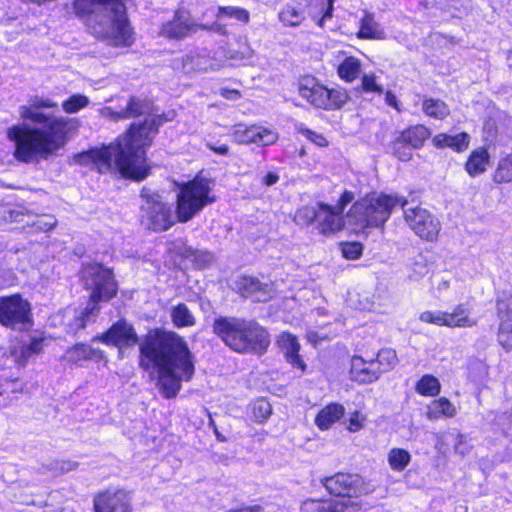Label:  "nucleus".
<instances>
[{
	"label": "nucleus",
	"instance_id": "nucleus-24",
	"mask_svg": "<svg viewBox=\"0 0 512 512\" xmlns=\"http://www.w3.org/2000/svg\"><path fill=\"white\" fill-rule=\"evenodd\" d=\"M350 375L359 383H372L380 377L373 361H366L360 356L351 359Z\"/></svg>",
	"mask_w": 512,
	"mask_h": 512
},
{
	"label": "nucleus",
	"instance_id": "nucleus-27",
	"mask_svg": "<svg viewBox=\"0 0 512 512\" xmlns=\"http://www.w3.org/2000/svg\"><path fill=\"white\" fill-rule=\"evenodd\" d=\"M490 143L486 147H481L473 150L465 164V169L471 177H476L484 173L490 161L488 149Z\"/></svg>",
	"mask_w": 512,
	"mask_h": 512
},
{
	"label": "nucleus",
	"instance_id": "nucleus-18",
	"mask_svg": "<svg viewBox=\"0 0 512 512\" xmlns=\"http://www.w3.org/2000/svg\"><path fill=\"white\" fill-rule=\"evenodd\" d=\"M234 289L243 297L251 298L255 302H266L275 295L272 282H261L255 277L240 276L234 282Z\"/></svg>",
	"mask_w": 512,
	"mask_h": 512
},
{
	"label": "nucleus",
	"instance_id": "nucleus-22",
	"mask_svg": "<svg viewBox=\"0 0 512 512\" xmlns=\"http://www.w3.org/2000/svg\"><path fill=\"white\" fill-rule=\"evenodd\" d=\"M115 4L123 6V0H72V9L78 19L82 20L87 27L95 30L91 20L98 8L109 7L111 9Z\"/></svg>",
	"mask_w": 512,
	"mask_h": 512
},
{
	"label": "nucleus",
	"instance_id": "nucleus-26",
	"mask_svg": "<svg viewBox=\"0 0 512 512\" xmlns=\"http://www.w3.org/2000/svg\"><path fill=\"white\" fill-rule=\"evenodd\" d=\"M359 29L356 37L360 40H383L385 32L375 20L374 14L368 10L363 11V16L359 21Z\"/></svg>",
	"mask_w": 512,
	"mask_h": 512
},
{
	"label": "nucleus",
	"instance_id": "nucleus-49",
	"mask_svg": "<svg viewBox=\"0 0 512 512\" xmlns=\"http://www.w3.org/2000/svg\"><path fill=\"white\" fill-rule=\"evenodd\" d=\"M233 138L239 144H256L257 130H235Z\"/></svg>",
	"mask_w": 512,
	"mask_h": 512
},
{
	"label": "nucleus",
	"instance_id": "nucleus-43",
	"mask_svg": "<svg viewBox=\"0 0 512 512\" xmlns=\"http://www.w3.org/2000/svg\"><path fill=\"white\" fill-rule=\"evenodd\" d=\"M89 99L83 94H73L62 103L63 110L68 114H73L87 107Z\"/></svg>",
	"mask_w": 512,
	"mask_h": 512
},
{
	"label": "nucleus",
	"instance_id": "nucleus-31",
	"mask_svg": "<svg viewBox=\"0 0 512 512\" xmlns=\"http://www.w3.org/2000/svg\"><path fill=\"white\" fill-rule=\"evenodd\" d=\"M456 407L445 397L432 401L427 407L426 416L429 420H438L441 417L452 418L456 415Z\"/></svg>",
	"mask_w": 512,
	"mask_h": 512
},
{
	"label": "nucleus",
	"instance_id": "nucleus-19",
	"mask_svg": "<svg viewBox=\"0 0 512 512\" xmlns=\"http://www.w3.org/2000/svg\"><path fill=\"white\" fill-rule=\"evenodd\" d=\"M105 344L117 346L120 350L137 344L138 336L134 327L126 320L115 322L105 333L97 337Z\"/></svg>",
	"mask_w": 512,
	"mask_h": 512
},
{
	"label": "nucleus",
	"instance_id": "nucleus-34",
	"mask_svg": "<svg viewBox=\"0 0 512 512\" xmlns=\"http://www.w3.org/2000/svg\"><path fill=\"white\" fill-rule=\"evenodd\" d=\"M215 17L217 20L233 18L242 24H248L250 21V13L247 9L237 6H219Z\"/></svg>",
	"mask_w": 512,
	"mask_h": 512
},
{
	"label": "nucleus",
	"instance_id": "nucleus-8",
	"mask_svg": "<svg viewBox=\"0 0 512 512\" xmlns=\"http://www.w3.org/2000/svg\"><path fill=\"white\" fill-rule=\"evenodd\" d=\"M141 223L155 232L166 231L175 224L172 206L148 188L141 190Z\"/></svg>",
	"mask_w": 512,
	"mask_h": 512
},
{
	"label": "nucleus",
	"instance_id": "nucleus-6",
	"mask_svg": "<svg viewBox=\"0 0 512 512\" xmlns=\"http://www.w3.org/2000/svg\"><path fill=\"white\" fill-rule=\"evenodd\" d=\"M407 201L393 195L373 194L356 201L347 213V220L355 229L380 227L389 219L392 210L405 207Z\"/></svg>",
	"mask_w": 512,
	"mask_h": 512
},
{
	"label": "nucleus",
	"instance_id": "nucleus-62",
	"mask_svg": "<svg viewBox=\"0 0 512 512\" xmlns=\"http://www.w3.org/2000/svg\"><path fill=\"white\" fill-rule=\"evenodd\" d=\"M227 512H263V508L260 505L241 506L230 509Z\"/></svg>",
	"mask_w": 512,
	"mask_h": 512
},
{
	"label": "nucleus",
	"instance_id": "nucleus-7",
	"mask_svg": "<svg viewBox=\"0 0 512 512\" xmlns=\"http://www.w3.org/2000/svg\"><path fill=\"white\" fill-rule=\"evenodd\" d=\"M297 91L299 96L308 104L326 111L341 108L347 99L343 91L328 88L312 75H303L298 78Z\"/></svg>",
	"mask_w": 512,
	"mask_h": 512
},
{
	"label": "nucleus",
	"instance_id": "nucleus-15",
	"mask_svg": "<svg viewBox=\"0 0 512 512\" xmlns=\"http://www.w3.org/2000/svg\"><path fill=\"white\" fill-rule=\"evenodd\" d=\"M405 221L421 239L434 242L441 230L439 219L429 210L415 206L404 209Z\"/></svg>",
	"mask_w": 512,
	"mask_h": 512
},
{
	"label": "nucleus",
	"instance_id": "nucleus-16",
	"mask_svg": "<svg viewBox=\"0 0 512 512\" xmlns=\"http://www.w3.org/2000/svg\"><path fill=\"white\" fill-rule=\"evenodd\" d=\"M419 319L422 322L449 328H469L477 324V320L471 317V309L465 304H458L452 312L445 311H424Z\"/></svg>",
	"mask_w": 512,
	"mask_h": 512
},
{
	"label": "nucleus",
	"instance_id": "nucleus-63",
	"mask_svg": "<svg viewBox=\"0 0 512 512\" xmlns=\"http://www.w3.org/2000/svg\"><path fill=\"white\" fill-rule=\"evenodd\" d=\"M207 147L219 155H226L229 150L228 146L225 144L216 145V144L207 143Z\"/></svg>",
	"mask_w": 512,
	"mask_h": 512
},
{
	"label": "nucleus",
	"instance_id": "nucleus-35",
	"mask_svg": "<svg viewBox=\"0 0 512 512\" xmlns=\"http://www.w3.org/2000/svg\"><path fill=\"white\" fill-rule=\"evenodd\" d=\"M375 364L376 370L381 376L383 373L389 372L397 364L396 352L392 349H382L378 352L375 359H371Z\"/></svg>",
	"mask_w": 512,
	"mask_h": 512
},
{
	"label": "nucleus",
	"instance_id": "nucleus-20",
	"mask_svg": "<svg viewBox=\"0 0 512 512\" xmlns=\"http://www.w3.org/2000/svg\"><path fill=\"white\" fill-rule=\"evenodd\" d=\"M429 135V130H401L393 144L394 154L401 161L409 160L412 149L420 147Z\"/></svg>",
	"mask_w": 512,
	"mask_h": 512
},
{
	"label": "nucleus",
	"instance_id": "nucleus-23",
	"mask_svg": "<svg viewBox=\"0 0 512 512\" xmlns=\"http://www.w3.org/2000/svg\"><path fill=\"white\" fill-rule=\"evenodd\" d=\"M151 104V100L130 96L126 106L119 111L111 112V116L114 120L145 118Z\"/></svg>",
	"mask_w": 512,
	"mask_h": 512
},
{
	"label": "nucleus",
	"instance_id": "nucleus-53",
	"mask_svg": "<svg viewBox=\"0 0 512 512\" xmlns=\"http://www.w3.org/2000/svg\"><path fill=\"white\" fill-rule=\"evenodd\" d=\"M497 310L500 318L512 316V294L498 301Z\"/></svg>",
	"mask_w": 512,
	"mask_h": 512
},
{
	"label": "nucleus",
	"instance_id": "nucleus-61",
	"mask_svg": "<svg viewBox=\"0 0 512 512\" xmlns=\"http://www.w3.org/2000/svg\"><path fill=\"white\" fill-rule=\"evenodd\" d=\"M364 418L361 416L359 412H355L349 418V426L348 429L352 432L358 431L363 425Z\"/></svg>",
	"mask_w": 512,
	"mask_h": 512
},
{
	"label": "nucleus",
	"instance_id": "nucleus-56",
	"mask_svg": "<svg viewBox=\"0 0 512 512\" xmlns=\"http://www.w3.org/2000/svg\"><path fill=\"white\" fill-rule=\"evenodd\" d=\"M34 225L41 231H49L56 225V219L53 216H44L39 218Z\"/></svg>",
	"mask_w": 512,
	"mask_h": 512
},
{
	"label": "nucleus",
	"instance_id": "nucleus-42",
	"mask_svg": "<svg viewBox=\"0 0 512 512\" xmlns=\"http://www.w3.org/2000/svg\"><path fill=\"white\" fill-rule=\"evenodd\" d=\"M501 323L498 333L499 343L506 349H512V316L507 318H500Z\"/></svg>",
	"mask_w": 512,
	"mask_h": 512
},
{
	"label": "nucleus",
	"instance_id": "nucleus-29",
	"mask_svg": "<svg viewBox=\"0 0 512 512\" xmlns=\"http://www.w3.org/2000/svg\"><path fill=\"white\" fill-rule=\"evenodd\" d=\"M344 411L341 404L331 403L318 413L315 423L321 430H326L344 415Z\"/></svg>",
	"mask_w": 512,
	"mask_h": 512
},
{
	"label": "nucleus",
	"instance_id": "nucleus-51",
	"mask_svg": "<svg viewBox=\"0 0 512 512\" xmlns=\"http://www.w3.org/2000/svg\"><path fill=\"white\" fill-rule=\"evenodd\" d=\"M301 135L310 140L311 142L315 143L319 147H324L328 145L327 138L319 133L317 130H299Z\"/></svg>",
	"mask_w": 512,
	"mask_h": 512
},
{
	"label": "nucleus",
	"instance_id": "nucleus-38",
	"mask_svg": "<svg viewBox=\"0 0 512 512\" xmlns=\"http://www.w3.org/2000/svg\"><path fill=\"white\" fill-rule=\"evenodd\" d=\"M410 453L402 448H393L388 453V463L392 470L403 471L410 463Z\"/></svg>",
	"mask_w": 512,
	"mask_h": 512
},
{
	"label": "nucleus",
	"instance_id": "nucleus-25",
	"mask_svg": "<svg viewBox=\"0 0 512 512\" xmlns=\"http://www.w3.org/2000/svg\"><path fill=\"white\" fill-rule=\"evenodd\" d=\"M278 345L284 351L286 360L295 368L304 371L306 365L299 355L300 344L297 338L288 332H283L278 338Z\"/></svg>",
	"mask_w": 512,
	"mask_h": 512
},
{
	"label": "nucleus",
	"instance_id": "nucleus-5",
	"mask_svg": "<svg viewBox=\"0 0 512 512\" xmlns=\"http://www.w3.org/2000/svg\"><path fill=\"white\" fill-rule=\"evenodd\" d=\"M8 138L15 143V158L27 163L46 158L67 141L65 130H8Z\"/></svg>",
	"mask_w": 512,
	"mask_h": 512
},
{
	"label": "nucleus",
	"instance_id": "nucleus-1",
	"mask_svg": "<svg viewBox=\"0 0 512 512\" xmlns=\"http://www.w3.org/2000/svg\"><path fill=\"white\" fill-rule=\"evenodd\" d=\"M139 366L150 374L156 372L157 386L166 399L177 396L182 382L195 373L194 357L186 341L174 332L155 330L139 346Z\"/></svg>",
	"mask_w": 512,
	"mask_h": 512
},
{
	"label": "nucleus",
	"instance_id": "nucleus-60",
	"mask_svg": "<svg viewBox=\"0 0 512 512\" xmlns=\"http://www.w3.org/2000/svg\"><path fill=\"white\" fill-rule=\"evenodd\" d=\"M334 1L335 0H326L325 7H323L322 16L318 20V25L320 27L323 26L325 20L330 19L332 17L333 9H334Z\"/></svg>",
	"mask_w": 512,
	"mask_h": 512
},
{
	"label": "nucleus",
	"instance_id": "nucleus-50",
	"mask_svg": "<svg viewBox=\"0 0 512 512\" xmlns=\"http://www.w3.org/2000/svg\"><path fill=\"white\" fill-rule=\"evenodd\" d=\"M342 254L347 259H357L362 254V245L358 242L345 243L342 245Z\"/></svg>",
	"mask_w": 512,
	"mask_h": 512
},
{
	"label": "nucleus",
	"instance_id": "nucleus-41",
	"mask_svg": "<svg viewBox=\"0 0 512 512\" xmlns=\"http://www.w3.org/2000/svg\"><path fill=\"white\" fill-rule=\"evenodd\" d=\"M95 350L86 344H77L66 352V359L71 363H79L82 360L91 359Z\"/></svg>",
	"mask_w": 512,
	"mask_h": 512
},
{
	"label": "nucleus",
	"instance_id": "nucleus-14",
	"mask_svg": "<svg viewBox=\"0 0 512 512\" xmlns=\"http://www.w3.org/2000/svg\"><path fill=\"white\" fill-rule=\"evenodd\" d=\"M58 104L49 98H35L29 105L20 107V117L41 128H68L69 122L63 117H57L53 114H46L41 111L44 108H57Z\"/></svg>",
	"mask_w": 512,
	"mask_h": 512
},
{
	"label": "nucleus",
	"instance_id": "nucleus-17",
	"mask_svg": "<svg viewBox=\"0 0 512 512\" xmlns=\"http://www.w3.org/2000/svg\"><path fill=\"white\" fill-rule=\"evenodd\" d=\"M132 497L124 489L110 488L94 498L95 512H132Z\"/></svg>",
	"mask_w": 512,
	"mask_h": 512
},
{
	"label": "nucleus",
	"instance_id": "nucleus-28",
	"mask_svg": "<svg viewBox=\"0 0 512 512\" xmlns=\"http://www.w3.org/2000/svg\"><path fill=\"white\" fill-rule=\"evenodd\" d=\"M433 143L438 148L450 147L455 151H463L469 144V135L462 131L455 135L440 133L433 138Z\"/></svg>",
	"mask_w": 512,
	"mask_h": 512
},
{
	"label": "nucleus",
	"instance_id": "nucleus-36",
	"mask_svg": "<svg viewBox=\"0 0 512 512\" xmlns=\"http://www.w3.org/2000/svg\"><path fill=\"white\" fill-rule=\"evenodd\" d=\"M173 324L178 327H190L195 324V317L184 303L174 306L171 310Z\"/></svg>",
	"mask_w": 512,
	"mask_h": 512
},
{
	"label": "nucleus",
	"instance_id": "nucleus-32",
	"mask_svg": "<svg viewBox=\"0 0 512 512\" xmlns=\"http://www.w3.org/2000/svg\"><path fill=\"white\" fill-rule=\"evenodd\" d=\"M422 111L427 117L436 120H444L450 115V108L443 100L431 97L422 100Z\"/></svg>",
	"mask_w": 512,
	"mask_h": 512
},
{
	"label": "nucleus",
	"instance_id": "nucleus-12",
	"mask_svg": "<svg viewBox=\"0 0 512 512\" xmlns=\"http://www.w3.org/2000/svg\"><path fill=\"white\" fill-rule=\"evenodd\" d=\"M0 323L5 327L19 330L30 327V303L19 294L0 297Z\"/></svg>",
	"mask_w": 512,
	"mask_h": 512
},
{
	"label": "nucleus",
	"instance_id": "nucleus-58",
	"mask_svg": "<svg viewBox=\"0 0 512 512\" xmlns=\"http://www.w3.org/2000/svg\"><path fill=\"white\" fill-rule=\"evenodd\" d=\"M220 96H222L226 100L235 101L242 97V93L238 89L234 88H221L219 91Z\"/></svg>",
	"mask_w": 512,
	"mask_h": 512
},
{
	"label": "nucleus",
	"instance_id": "nucleus-59",
	"mask_svg": "<svg viewBox=\"0 0 512 512\" xmlns=\"http://www.w3.org/2000/svg\"><path fill=\"white\" fill-rule=\"evenodd\" d=\"M354 200V194L350 191H344V193L341 195L338 205L335 207L336 210L342 214L345 207L351 203Z\"/></svg>",
	"mask_w": 512,
	"mask_h": 512
},
{
	"label": "nucleus",
	"instance_id": "nucleus-44",
	"mask_svg": "<svg viewBox=\"0 0 512 512\" xmlns=\"http://www.w3.org/2000/svg\"><path fill=\"white\" fill-rule=\"evenodd\" d=\"M306 509H315L319 512H343L344 505L338 503H332L331 501H315L311 500L305 502Z\"/></svg>",
	"mask_w": 512,
	"mask_h": 512
},
{
	"label": "nucleus",
	"instance_id": "nucleus-3",
	"mask_svg": "<svg viewBox=\"0 0 512 512\" xmlns=\"http://www.w3.org/2000/svg\"><path fill=\"white\" fill-rule=\"evenodd\" d=\"M213 332L238 353H263L269 343L266 330L255 320L220 316L214 320Z\"/></svg>",
	"mask_w": 512,
	"mask_h": 512
},
{
	"label": "nucleus",
	"instance_id": "nucleus-2",
	"mask_svg": "<svg viewBox=\"0 0 512 512\" xmlns=\"http://www.w3.org/2000/svg\"><path fill=\"white\" fill-rule=\"evenodd\" d=\"M158 130H126L114 142L74 154L70 164L87 167L101 174H119L142 181L150 175L146 152Z\"/></svg>",
	"mask_w": 512,
	"mask_h": 512
},
{
	"label": "nucleus",
	"instance_id": "nucleus-30",
	"mask_svg": "<svg viewBox=\"0 0 512 512\" xmlns=\"http://www.w3.org/2000/svg\"><path fill=\"white\" fill-rule=\"evenodd\" d=\"M361 67V61L357 57L347 56L337 67L338 77L346 83H352L358 79Z\"/></svg>",
	"mask_w": 512,
	"mask_h": 512
},
{
	"label": "nucleus",
	"instance_id": "nucleus-39",
	"mask_svg": "<svg viewBox=\"0 0 512 512\" xmlns=\"http://www.w3.org/2000/svg\"><path fill=\"white\" fill-rule=\"evenodd\" d=\"M493 180L496 183H509L512 181V153L500 158Z\"/></svg>",
	"mask_w": 512,
	"mask_h": 512
},
{
	"label": "nucleus",
	"instance_id": "nucleus-52",
	"mask_svg": "<svg viewBox=\"0 0 512 512\" xmlns=\"http://www.w3.org/2000/svg\"><path fill=\"white\" fill-rule=\"evenodd\" d=\"M274 130H257L256 145L265 146L273 144L277 140Z\"/></svg>",
	"mask_w": 512,
	"mask_h": 512
},
{
	"label": "nucleus",
	"instance_id": "nucleus-57",
	"mask_svg": "<svg viewBox=\"0 0 512 512\" xmlns=\"http://www.w3.org/2000/svg\"><path fill=\"white\" fill-rule=\"evenodd\" d=\"M78 466V463L71 460H61L56 461L55 466L53 467V470L59 473H67L74 469H76Z\"/></svg>",
	"mask_w": 512,
	"mask_h": 512
},
{
	"label": "nucleus",
	"instance_id": "nucleus-47",
	"mask_svg": "<svg viewBox=\"0 0 512 512\" xmlns=\"http://www.w3.org/2000/svg\"><path fill=\"white\" fill-rule=\"evenodd\" d=\"M377 77L375 74H364L361 78V88L365 92L382 93L383 89L376 82Z\"/></svg>",
	"mask_w": 512,
	"mask_h": 512
},
{
	"label": "nucleus",
	"instance_id": "nucleus-33",
	"mask_svg": "<svg viewBox=\"0 0 512 512\" xmlns=\"http://www.w3.org/2000/svg\"><path fill=\"white\" fill-rule=\"evenodd\" d=\"M172 116L165 112H159L158 109L151 104L144 121L139 124L131 123L128 128H159L166 122L171 121Z\"/></svg>",
	"mask_w": 512,
	"mask_h": 512
},
{
	"label": "nucleus",
	"instance_id": "nucleus-9",
	"mask_svg": "<svg viewBox=\"0 0 512 512\" xmlns=\"http://www.w3.org/2000/svg\"><path fill=\"white\" fill-rule=\"evenodd\" d=\"M211 188L204 180L194 179L184 184L177 195V219L187 222L205 206L214 202L210 196Z\"/></svg>",
	"mask_w": 512,
	"mask_h": 512
},
{
	"label": "nucleus",
	"instance_id": "nucleus-4",
	"mask_svg": "<svg viewBox=\"0 0 512 512\" xmlns=\"http://www.w3.org/2000/svg\"><path fill=\"white\" fill-rule=\"evenodd\" d=\"M84 286L90 290V301L86 308L75 317L76 330L84 329L94 322L100 311V302H106L116 296L118 286L112 271L98 263L84 265L81 270Z\"/></svg>",
	"mask_w": 512,
	"mask_h": 512
},
{
	"label": "nucleus",
	"instance_id": "nucleus-21",
	"mask_svg": "<svg viewBox=\"0 0 512 512\" xmlns=\"http://www.w3.org/2000/svg\"><path fill=\"white\" fill-rule=\"evenodd\" d=\"M323 484L330 494L341 497H353L357 495L361 478L357 474L337 473L324 479Z\"/></svg>",
	"mask_w": 512,
	"mask_h": 512
},
{
	"label": "nucleus",
	"instance_id": "nucleus-40",
	"mask_svg": "<svg viewBox=\"0 0 512 512\" xmlns=\"http://www.w3.org/2000/svg\"><path fill=\"white\" fill-rule=\"evenodd\" d=\"M279 20L284 26L295 27L303 22L304 15L299 8L292 5H286L279 12Z\"/></svg>",
	"mask_w": 512,
	"mask_h": 512
},
{
	"label": "nucleus",
	"instance_id": "nucleus-55",
	"mask_svg": "<svg viewBox=\"0 0 512 512\" xmlns=\"http://www.w3.org/2000/svg\"><path fill=\"white\" fill-rule=\"evenodd\" d=\"M498 423L501 426L503 433L507 437L512 438V409L509 412L500 416Z\"/></svg>",
	"mask_w": 512,
	"mask_h": 512
},
{
	"label": "nucleus",
	"instance_id": "nucleus-10",
	"mask_svg": "<svg viewBox=\"0 0 512 512\" xmlns=\"http://www.w3.org/2000/svg\"><path fill=\"white\" fill-rule=\"evenodd\" d=\"M295 220L301 225L316 224V228L322 234L335 233L344 225L342 214L336 208L324 203L300 208L296 212Z\"/></svg>",
	"mask_w": 512,
	"mask_h": 512
},
{
	"label": "nucleus",
	"instance_id": "nucleus-13",
	"mask_svg": "<svg viewBox=\"0 0 512 512\" xmlns=\"http://www.w3.org/2000/svg\"><path fill=\"white\" fill-rule=\"evenodd\" d=\"M123 6L114 5L110 10L114 14L111 20V29L103 37L115 48H129L135 43V31L129 20L126 2Z\"/></svg>",
	"mask_w": 512,
	"mask_h": 512
},
{
	"label": "nucleus",
	"instance_id": "nucleus-37",
	"mask_svg": "<svg viewBox=\"0 0 512 512\" xmlns=\"http://www.w3.org/2000/svg\"><path fill=\"white\" fill-rule=\"evenodd\" d=\"M439 380L430 374L423 375L416 384V391L423 396H436L440 393Z\"/></svg>",
	"mask_w": 512,
	"mask_h": 512
},
{
	"label": "nucleus",
	"instance_id": "nucleus-11",
	"mask_svg": "<svg viewBox=\"0 0 512 512\" xmlns=\"http://www.w3.org/2000/svg\"><path fill=\"white\" fill-rule=\"evenodd\" d=\"M186 14L181 9H177L173 13V17L163 23L160 27L159 34L168 40L181 41L186 37L195 34L199 29L207 31H215L221 35H227L225 25L217 22L212 25L197 24L193 21H188Z\"/></svg>",
	"mask_w": 512,
	"mask_h": 512
},
{
	"label": "nucleus",
	"instance_id": "nucleus-46",
	"mask_svg": "<svg viewBox=\"0 0 512 512\" xmlns=\"http://www.w3.org/2000/svg\"><path fill=\"white\" fill-rule=\"evenodd\" d=\"M43 348V339L41 337H33L28 344H23L21 347V355L25 361L30 356L39 353Z\"/></svg>",
	"mask_w": 512,
	"mask_h": 512
},
{
	"label": "nucleus",
	"instance_id": "nucleus-54",
	"mask_svg": "<svg viewBox=\"0 0 512 512\" xmlns=\"http://www.w3.org/2000/svg\"><path fill=\"white\" fill-rule=\"evenodd\" d=\"M413 272L414 274L411 275V278L417 279L418 277H421L428 273V267L426 264V260L422 255H418L415 259V262L413 263Z\"/></svg>",
	"mask_w": 512,
	"mask_h": 512
},
{
	"label": "nucleus",
	"instance_id": "nucleus-64",
	"mask_svg": "<svg viewBox=\"0 0 512 512\" xmlns=\"http://www.w3.org/2000/svg\"><path fill=\"white\" fill-rule=\"evenodd\" d=\"M279 180V176L274 173V172H269L264 178H263V183L266 185V186H272L274 184H276Z\"/></svg>",
	"mask_w": 512,
	"mask_h": 512
},
{
	"label": "nucleus",
	"instance_id": "nucleus-48",
	"mask_svg": "<svg viewBox=\"0 0 512 512\" xmlns=\"http://www.w3.org/2000/svg\"><path fill=\"white\" fill-rule=\"evenodd\" d=\"M473 445L467 435L458 434L457 441L454 445L455 453L465 456L472 450Z\"/></svg>",
	"mask_w": 512,
	"mask_h": 512
},
{
	"label": "nucleus",
	"instance_id": "nucleus-45",
	"mask_svg": "<svg viewBox=\"0 0 512 512\" xmlns=\"http://www.w3.org/2000/svg\"><path fill=\"white\" fill-rule=\"evenodd\" d=\"M272 409L271 405L268 401L264 399H259L253 404V416L256 421L263 422L265 421L271 414Z\"/></svg>",
	"mask_w": 512,
	"mask_h": 512
}]
</instances>
